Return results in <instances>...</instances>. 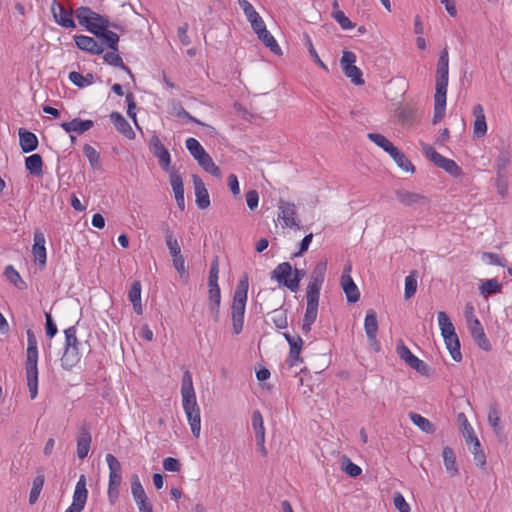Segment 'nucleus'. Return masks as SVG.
<instances>
[{"label": "nucleus", "mask_w": 512, "mask_h": 512, "mask_svg": "<svg viewBox=\"0 0 512 512\" xmlns=\"http://www.w3.org/2000/svg\"><path fill=\"white\" fill-rule=\"evenodd\" d=\"M319 298L318 295H310L306 294V312L304 314V322L314 323L317 319L318 315V306H319Z\"/></svg>", "instance_id": "obj_34"}, {"label": "nucleus", "mask_w": 512, "mask_h": 512, "mask_svg": "<svg viewBox=\"0 0 512 512\" xmlns=\"http://www.w3.org/2000/svg\"><path fill=\"white\" fill-rule=\"evenodd\" d=\"M51 11L55 21L64 28H75V22L72 18V11L67 10L62 4L53 1Z\"/></svg>", "instance_id": "obj_20"}, {"label": "nucleus", "mask_w": 512, "mask_h": 512, "mask_svg": "<svg viewBox=\"0 0 512 512\" xmlns=\"http://www.w3.org/2000/svg\"><path fill=\"white\" fill-rule=\"evenodd\" d=\"M131 493L135 503L144 502L148 497L137 474L131 477Z\"/></svg>", "instance_id": "obj_43"}, {"label": "nucleus", "mask_w": 512, "mask_h": 512, "mask_svg": "<svg viewBox=\"0 0 512 512\" xmlns=\"http://www.w3.org/2000/svg\"><path fill=\"white\" fill-rule=\"evenodd\" d=\"M258 39L267 47L269 50L274 53L275 55H282V50L280 46L278 45L276 39L274 36L267 30L261 29V32L256 34Z\"/></svg>", "instance_id": "obj_37"}, {"label": "nucleus", "mask_w": 512, "mask_h": 512, "mask_svg": "<svg viewBox=\"0 0 512 512\" xmlns=\"http://www.w3.org/2000/svg\"><path fill=\"white\" fill-rule=\"evenodd\" d=\"M88 498V490L86 488V476L84 474L80 475L75 490L73 493L72 504L69 506L74 510L81 512L86 504Z\"/></svg>", "instance_id": "obj_17"}, {"label": "nucleus", "mask_w": 512, "mask_h": 512, "mask_svg": "<svg viewBox=\"0 0 512 512\" xmlns=\"http://www.w3.org/2000/svg\"><path fill=\"white\" fill-rule=\"evenodd\" d=\"M4 275L18 289L26 288L25 282L22 280L21 276L12 265H8L5 267Z\"/></svg>", "instance_id": "obj_54"}, {"label": "nucleus", "mask_w": 512, "mask_h": 512, "mask_svg": "<svg viewBox=\"0 0 512 512\" xmlns=\"http://www.w3.org/2000/svg\"><path fill=\"white\" fill-rule=\"evenodd\" d=\"M68 79L78 88H85L94 83L95 76L93 73H87L86 75H82L77 71H72L69 73Z\"/></svg>", "instance_id": "obj_41"}, {"label": "nucleus", "mask_w": 512, "mask_h": 512, "mask_svg": "<svg viewBox=\"0 0 512 512\" xmlns=\"http://www.w3.org/2000/svg\"><path fill=\"white\" fill-rule=\"evenodd\" d=\"M446 348L448 349L452 359L456 362L462 360V354L460 351V341L456 334L443 336Z\"/></svg>", "instance_id": "obj_36"}, {"label": "nucleus", "mask_w": 512, "mask_h": 512, "mask_svg": "<svg viewBox=\"0 0 512 512\" xmlns=\"http://www.w3.org/2000/svg\"><path fill=\"white\" fill-rule=\"evenodd\" d=\"M83 153L87 157L89 164L93 169L100 167V154L95 148L89 144H85L83 146Z\"/></svg>", "instance_id": "obj_56"}, {"label": "nucleus", "mask_w": 512, "mask_h": 512, "mask_svg": "<svg viewBox=\"0 0 512 512\" xmlns=\"http://www.w3.org/2000/svg\"><path fill=\"white\" fill-rule=\"evenodd\" d=\"M420 146L425 156L433 162L434 165L443 169L454 177L462 175V169L457 165L454 160L448 159L438 153L431 145L420 142Z\"/></svg>", "instance_id": "obj_4"}, {"label": "nucleus", "mask_w": 512, "mask_h": 512, "mask_svg": "<svg viewBox=\"0 0 512 512\" xmlns=\"http://www.w3.org/2000/svg\"><path fill=\"white\" fill-rule=\"evenodd\" d=\"M395 195L398 201L406 207L427 206L429 204L428 198L420 193L398 189L395 191Z\"/></svg>", "instance_id": "obj_16"}, {"label": "nucleus", "mask_w": 512, "mask_h": 512, "mask_svg": "<svg viewBox=\"0 0 512 512\" xmlns=\"http://www.w3.org/2000/svg\"><path fill=\"white\" fill-rule=\"evenodd\" d=\"M409 418L412 421V423L416 425L419 429H421L423 432L433 433L435 431L433 424L422 415L415 412H411L409 414Z\"/></svg>", "instance_id": "obj_45"}, {"label": "nucleus", "mask_w": 512, "mask_h": 512, "mask_svg": "<svg viewBox=\"0 0 512 512\" xmlns=\"http://www.w3.org/2000/svg\"><path fill=\"white\" fill-rule=\"evenodd\" d=\"M364 329L367 335V339H373L374 335L378 332V320L377 314L373 309L367 311L364 320Z\"/></svg>", "instance_id": "obj_39"}, {"label": "nucleus", "mask_w": 512, "mask_h": 512, "mask_svg": "<svg viewBox=\"0 0 512 512\" xmlns=\"http://www.w3.org/2000/svg\"><path fill=\"white\" fill-rule=\"evenodd\" d=\"M343 470L350 477H357L362 473V469L353 463L348 457H343Z\"/></svg>", "instance_id": "obj_60"}, {"label": "nucleus", "mask_w": 512, "mask_h": 512, "mask_svg": "<svg viewBox=\"0 0 512 512\" xmlns=\"http://www.w3.org/2000/svg\"><path fill=\"white\" fill-rule=\"evenodd\" d=\"M106 462L109 468V484H108V497L112 498V493L115 492V497H118L119 486L122 481V466L118 459L113 454H106Z\"/></svg>", "instance_id": "obj_6"}, {"label": "nucleus", "mask_w": 512, "mask_h": 512, "mask_svg": "<svg viewBox=\"0 0 512 512\" xmlns=\"http://www.w3.org/2000/svg\"><path fill=\"white\" fill-rule=\"evenodd\" d=\"M449 79V56L445 48L441 51L436 70V90L447 91Z\"/></svg>", "instance_id": "obj_13"}, {"label": "nucleus", "mask_w": 512, "mask_h": 512, "mask_svg": "<svg viewBox=\"0 0 512 512\" xmlns=\"http://www.w3.org/2000/svg\"><path fill=\"white\" fill-rule=\"evenodd\" d=\"M34 260L37 264L44 266L46 264L45 237L42 232L34 233V244L32 247Z\"/></svg>", "instance_id": "obj_31"}, {"label": "nucleus", "mask_w": 512, "mask_h": 512, "mask_svg": "<svg viewBox=\"0 0 512 512\" xmlns=\"http://www.w3.org/2000/svg\"><path fill=\"white\" fill-rule=\"evenodd\" d=\"M488 422L495 431H497L498 429H501V427H500V410L496 403H493L489 406Z\"/></svg>", "instance_id": "obj_58"}, {"label": "nucleus", "mask_w": 512, "mask_h": 512, "mask_svg": "<svg viewBox=\"0 0 512 512\" xmlns=\"http://www.w3.org/2000/svg\"><path fill=\"white\" fill-rule=\"evenodd\" d=\"M272 321L278 329L286 328L288 325L286 311L281 309L273 310Z\"/></svg>", "instance_id": "obj_62"}, {"label": "nucleus", "mask_w": 512, "mask_h": 512, "mask_svg": "<svg viewBox=\"0 0 512 512\" xmlns=\"http://www.w3.org/2000/svg\"><path fill=\"white\" fill-rule=\"evenodd\" d=\"M169 178H170V185H171L172 190L175 195V200H176L177 206L179 207L180 210L183 211L185 209V199H184V186H183L182 177L178 171H176L175 169H172L170 171Z\"/></svg>", "instance_id": "obj_21"}, {"label": "nucleus", "mask_w": 512, "mask_h": 512, "mask_svg": "<svg viewBox=\"0 0 512 512\" xmlns=\"http://www.w3.org/2000/svg\"><path fill=\"white\" fill-rule=\"evenodd\" d=\"M150 150L158 159L161 168L170 172L171 170H169V166L171 162V155L157 135H153L150 139Z\"/></svg>", "instance_id": "obj_14"}, {"label": "nucleus", "mask_w": 512, "mask_h": 512, "mask_svg": "<svg viewBox=\"0 0 512 512\" xmlns=\"http://www.w3.org/2000/svg\"><path fill=\"white\" fill-rule=\"evenodd\" d=\"M278 210V220L283 221V227L300 229V221L297 218V208L294 203L280 199Z\"/></svg>", "instance_id": "obj_8"}, {"label": "nucleus", "mask_w": 512, "mask_h": 512, "mask_svg": "<svg viewBox=\"0 0 512 512\" xmlns=\"http://www.w3.org/2000/svg\"><path fill=\"white\" fill-rule=\"evenodd\" d=\"M100 31H94L96 38L100 40V43L106 45L112 51H118L119 35L108 28L105 29V24L98 27Z\"/></svg>", "instance_id": "obj_26"}, {"label": "nucleus", "mask_w": 512, "mask_h": 512, "mask_svg": "<svg viewBox=\"0 0 512 512\" xmlns=\"http://www.w3.org/2000/svg\"><path fill=\"white\" fill-rule=\"evenodd\" d=\"M27 350L25 361V373L30 398L38 395V347L37 339L31 329L27 330Z\"/></svg>", "instance_id": "obj_1"}, {"label": "nucleus", "mask_w": 512, "mask_h": 512, "mask_svg": "<svg viewBox=\"0 0 512 512\" xmlns=\"http://www.w3.org/2000/svg\"><path fill=\"white\" fill-rule=\"evenodd\" d=\"M181 395H182V400L187 399V402H189V399L196 398L194 387H193V382H192V376L189 371H186L183 374Z\"/></svg>", "instance_id": "obj_44"}, {"label": "nucleus", "mask_w": 512, "mask_h": 512, "mask_svg": "<svg viewBox=\"0 0 512 512\" xmlns=\"http://www.w3.org/2000/svg\"><path fill=\"white\" fill-rule=\"evenodd\" d=\"M391 157L395 161V163L398 165V167H400L404 171L412 172V173L415 171L414 165L406 157V155L402 151H400L398 148L391 155Z\"/></svg>", "instance_id": "obj_49"}, {"label": "nucleus", "mask_w": 512, "mask_h": 512, "mask_svg": "<svg viewBox=\"0 0 512 512\" xmlns=\"http://www.w3.org/2000/svg\"><path fill=\"white\" fill-rule=\"evenodd\" d=\"M351 271L352 265L350 263L346 264L343 268L340 285L346 295L347 301L349 303H356L360 299V292L350 275Z\"/></svg>", "instance_id": "obj_12"}, {"label": "nucleus", "mask_w": 512, "mask_h": 512, "mask_svg": "<svg viewBox=\"0 0 512 512\" xmlns=\"http://www.w3.org/2000/svg\"><path fill=\"white\" fill-rule=\"evenodd\" d=\"M332 17L344 30L351 29L355 26V24L352 23L351 20L341 10L333 11Z\"/></svg>", "instance_id": "obj_59"}, {"label": "nucleus", "mask_w": 512, "mask_h": 512, "mask_svg": "<svg viewBox=\"0 0 512 512\" xmlns=\"http://www.w3.org/2000/svg\"><path fill=\"white\" fill-rule=\"evenodd\" d=\"M397 354L412 369H415L422 375H427L429 370L427 364L416 357L402 340L397 344Z\"/></svg>", "instance_id": "obj_11"}, {"label": "nucleus", "mask_w": 512, "mask_h": 512, "mask_svg": "<svg viewBox=\"0 0 512 512\" xmlns=\"http://www.w3.org/2000/svg\"><path fill=\"white\" fill-rule=\"evenodd\" d=\"M44 475L39 474L33 479L32 488L29 494V503L31 505L35 504L39 498V495L44 486Z\"/></svg>", "instance_id": "obj_50"}, {"label": "nucleus", "mask_w": 512, "mask_h": 512, "mask_svg": "<svg viewBox=\"0 0 512 512\" xmlns=\"http://www.w3.org/2000/svg\"><path fill=\"white\" fill-rule=\"evenodd\" d=\"M438 324L442 337L446 335H453L455 333V327L453 323L451 322L449 316L443 311L438 312Z\"/></svg>", "instance_id": "obj_48"}, {"label": "nucleus", "mask_w": 512, "mask_h": 512, "mask_svg": "<svg viewBox=\"0 0 512 512\" xmlns=\"http://www.w3.org/2000/svg\"><path fill=\"white\" fill-rule=\"evenodd\" d=\"M472 112L475 117L473 123V134L476 138H482L487 132V123L483 106L481 104H476L473 107Z\"/></svg>", "instance_id": "obj_27"}, {"label": "nucleus", "mask_w": 512, "mask_h": 512, "mask_svg": "<svg viewBox=\"0 0 512 512\" xmlns=\"http://www.w3.org/2000/svg\"><path fill=\"white\" fill-rule=\"evenodd\" d=\"M118 51H110L104 54L103 59L104 62L110 66L120 68L129 74L131 78H134V75L131 69L126 66L122 60V58L117 54Z\"/></svg>", "instance_id": "obj_42"}, {"label": "nucleus", "mask_w": 512, "mask_h": 512, "mask_svg": "<svg viewBox=\"0 0 512 512\" xmlns=\"http://www.w3.org/2000/svg\"><path fill=\"white\" fill-rule=\"evenodd\" d=\"M447 91L436 90L434 95L433 123L436 124L445 116Z\"/></svg>", "instance_id": "obj_32"}, {"label": "nucleus", "mask_w": 512, "mask_h": 512, "mask_svg": "<svg viewBox=\"0 0 512 512\" xmlns=\"http://www.w3.org/2000/svg\"><path fill=\"white\" fill-rule=\"evenodd\" d=\"M185 146L195 160L207 153L200 142L192 137L186 139Z\"/></svg>", "instance_id": "obj_51"}, {"label": "nucleus", "mask_w": 512, "mask_h": 512, "mask_svg": "<svg viewBox=\"0 0 512 512\" xmlns=\"http://www.w3.org/2000/svg\"><path fill=\"white\" fill-rule=\"evenodd\" d=\"M209 312L215 323L220 320L221 291L218 284L208 285Z\"/></svg>", "instance_id": "obj_22"}, {"label": "nucleus", "mask_w": 512, "mask_h": 512, "mask_svg": "<svg viewBox=\"0 0 512 512\" xmlns=\"http://www.w3.org/2000/svg\"><path fill=\"white\" fill-rule=\"evenodd\" d=\"M252 427L255 432L256 444L259 452L263 457L267 456V450L265 448V428L263 423V417L259 410H255L252 413Z\"/></svg>", "instance_id": "obj_15"}, {"label": "nucleus", "mask_w": 512, "mask_h": 512, "mask_svg": "<svg viewBox=\"0 0 512 512\" xmlns=\"http://www.w3.org/2000/svg\"><path fill=\"white\" fill-rule=\"evenodd\" d=\"M468 328L476 344L484 351H490L491 344L488 338L486 337V334L480 321L478 319H470V317L468 316Z\"/></svg>", "instance_id": "obj_18"}, {"label": "nucleus", "mask_w": 512, "mask_h": 512, "mask_svg": "<svg viewBox=\"0 0 512 512\" xmlns=\"http://www.w3.org/2000/svg\"><path fill=\"white\" fill-rule=\"evenodd\" d=\"M19 145L23 153H30L37 149L38 138L37 136L24 128H20L18 131Z\"/></svg>", "instance_id": "obj_30"}, {"label": "nucleus", "mask_w": 512, "mask_h": 512, "mask_svg": "<svg viewBox=\"0 0 512 512\" xmlns=\"http://www.w3.org/2000/svg\"><path fill=\"white\" fill-rule=\"evenodd\" d=\"M292 266L289 262L278 264L271 272V278L275 279L280 285L290 290V282L292 279Z\"/></svg>", "instance_id": "obj_24"}, {"label": "nucleus", "mask_w": 512, "mask_h": 512, "mask_svg": "<svg viewBox=\"0 0 512 512\" xmlns=\"http://www.w3.org/2000/svg\"><path fill=\"white\" fill-rule=\"evenodd\" d=\"M304 43H305V46L307 47V50H308L310 56L312 57L313 61L317 65H319L324 71L329 72L327 65L320 59L317 51L315 50L310 36L306 33L304 34Z\"/></svg>", "instance_id": "obj_55"}, {"label": "nucleus", "mask_w": 512, "mask_h": 512, "mask_svg": "<svg viewBox=\"0 0 512 512\" xmlns=\"http://www.w3.org/2000/svg\"><path fill=\"white\" fill-rule=\"evenodd\" d=\"M76 333V326H70L64 330L65 344L64 352L61 357V366L65 370H70L75 367L81 359V353L79 352L80 342Z\"/></svg>", "instance_id": "obj_3"}, {"label": "nucleus", "mask_w": 512, "mask_h": 512, "mask_svg": "<svg viewBox=\"0 0 512 512\" xmlns=\"http://www.w3.org/2000/svg\"><path fill=\"white\" fill-rule=\"evenodd\" d=\"M249 289L248 276L245 274L238 282L231 306V319L233 333L238 335L243 330L244 314Z\"/></svg>", "instance_id": "obj_2"}, {"label": "nucleus", "mask_w": 512, "mask_h": 512, "mask_svg": "<svg viewBox=\"0 0 512 512\" xmlns=\"http://www.w3.org/2000/svg\"><path fill=\"white\" fill-rule=\"evenodd\" d=\"M128 299L133 305V310L137 315H141L143 313L142 303H141V282L136 280L132 283L130 290L128 292Z\"/></svg>", "instance_id": "obj_33"}, {"label": "nucleus", "mask_w": 512, "mask_h": 512, "mask_svg": "<svg viewBox=\"0 0 512 512\" xmlns=\"http://www.w3.org/2000/svg\"><path fill=\"white\" fill-rule=\"evenodd\" d=\"M356 55L351 51H344L342 58L340 60V64L343 70V73L347 78L351 80V82L355 85H363L364 80L362 78V71L355 65Z\"/></svg>", "instance_id": "obj_7"}, {"label": "nucleus", "mask_w": 512, "mask_h": 512, "mask_svg": "<svg viewBox=\"0 0 512 512\" xmlns=\"http://www.w3.org/2000/svg\"><path fill=\"white\" fill-rule=\"evenodd\" d=\"M198 165L207 173L211 174L216 178L221 177V171L219 167L214 163L212 157L206 153L196 160Z\"/></svg>", "instance_id": "obj_40"}, {"label": "nucleus", "mask_w": 512, "mask_h": 512, "mask_svg": "<svg viewBox=\"0 0 512 512\" xmlns=\"http://www.w3.org/2000/svg\"><path fill=\"white\" fill-rule=\"evenodd\" d=\"M483 260H486L491 265H497L501 267H505L507 260L504 257H501L497 253L493 252H485L483 254Z\"/></svg>", "instance_id": "obj_63"}, {"label": "nucleus", "mask_w": 512, "mask_h": 512, "mask_svg": "<svg viewBox=\"0 0 512 512\" xmlns=\"http://www.w3.org/2000/svg\"><path fill=\"white\" fill-rule=\"evenodd\" d=\"M306 276V271L304 269L300 268H294L292 269V279L290 282V291L291 292H297L299 289V284L302 281V279Z\"/></svg>", "instance_id": "obj_61"}, {"label": "nucleus", "mask_w": 512, "mask_h": 512, "mask_svg": "<svg viewBox=\"0 0 512 512\" xmlns=\"http://www.w3.org/2000/svg\"><path fill=\"white\" fill-rule=\"evenodd\" d=\"M110 120L119 133L123 134L130 140L135 138V132L121 113L117 111L112 112L110 114Z\"/></svg>", "instance_id": "obj_29"}, {"label": "nucleus", "mask_w": 512, "mask_h": 512, "mask_svg": "<svg viewBox=\"0 0 512 512\" xmlns=\"http://www.w3.org/2000/svg\"><path fill=\"white\" fill-rule=\"evenodd\" d=\"M443 461L447 472L450 476L454 477L459 474V470L456 465V457L453 449L449 446L443 448L442 452Z\"/></svg>", "instance_id": "obj_38"}, {"label": "nucleus", "mask_w": 512, "mask_h": 512, "mask_svg": "<svg viewBox=\"0 0 512 512\" xmlns=\"http://www.w3.org/2000/svg\"><path fill=\"white\" fill-rule=\"evenodd\" d=\"M326 270V260H322L315 265L310 274L309 283L306 288V294L320 296V290L325 280Z\"/></svg>", "instance_id": "obj_9"}, {"label": "nucleus", "mask_w": 512, "mask_h": 512, "mask_svg": "<svg viewBox=\"0 0 512 512\" xmlns=\"http://www.w3.org/2000/svg\"><path fill=\"white\" fill-rule=\"evenodd\" d=\"M183 409L185 411L187 420L191 427V432L193 436L196 438L199 437L201 431V417H200V409L197 404L196 398L189 399V402L186 400H182Z\"/></svg>", "instance_id": "obj_10"}, {"label": "nucleus", "mask_w": 512, "mask_h": 512, "mask_svg": "<svg viewBox=\"0 0 512 512\" xmlns=\"http://www.w3.org/2000/svg\"><path fill=\"white\" fill-rule=\"evenodd\" d=\"M76 441H77V456H78V458L79 459L86 458L89 453L91 442H92L91 433L86 426L80 427Z\"/></svg>", "instance_id": "obj_25"}, {"label": "nucleus", "mask_w": 512, "mask_h": 512, "mask_svg": "<svg viewBox=\"0 0 512 512\" xmlns=\"http://www.w3.org/2000/svg\"><path fill=\"white\" fill-rule=\"evenodd\" d=\"M74 42L80 50L91 55H100L104 52V46L93 37L75 35Z\"/></svg>", "instance_id": "obj_19"}, {"label": "nucleus", "mask_w": 512, "mask_h": 512, "mask_svg": "<svg viewBox=\"0 0 512 512\" xmlns=\"http://www.w3.org/2000/svg\"><path fill=\"white\" fill-rule=\"evenodd\" d=\"M93 126H94V122L92 120H82L80 118H74L69 122L60 123V127L66 133L75 132L78 135L85 133L86 131L93 128Z\"/></svg>", "instance_id": "obj_28"}, {"label": "nucleus", "mask_w": 512, "mask_h": 512, "mask_svg": "<svg viewBox=\"0 0 512 512\" xmlns=\"http://www.w3.org/2000/svg\"><path fill=\"white\" fill-rule=\"evenodd\" d=\"M500 291H501V285L495 278L486 280L480 286V292L484 296L499 293Z\"/></svg>", "instance_id": "obj_57"}, {"label": "nucleus", "mask_w": 512, "mask_h": 512, "mask_svg": "<svg viewBox=\"0 0 512 512\" xmlns=\"http://www.w3.org/2000/svg\"><path fill=\"white\" fill-rule=\"evenodd\" d=\"M75 16L80 25L84 26L87 31L94 35V31H100L98 27L105 24V29L109 27V20L94 12L89 7L81 6L75 11Z\"/></svg>", "instance_id": "obj_5"}, {"label": "nucleus", "mask_w": 512, "mask_h": 512, "mask_svg": "<svg viewBox=\"0 0 512 512\" xmlns=\"http://www.w3.org/2000/svg\"><path fill=\"white\" fill-rule=\"evenodd\" d=\"M457 419H458V423L460 425L462 435L465 438L466 442L468 440H472V438L476 437V435L474 433V429L468 422L467 417L464 413H459L457 416Z\"/></svg>", "instance_id": "obj_52"}, {"label": "nucleus", "mask_w": 512, "mask_h": 512, "mask_svg": "<svg viewBox=\"0 0 512 512\" xmlns=\"http://www.w3.org/2000/svg\"><path fill=\"white\" fill-rule=\"evenodd\" d=\"M416 290H417V271L413 270L405 278V291H404L405 299H410L416 293Z\"/></svg>", "instance_id": "obj_53"}, {"label": "nucleus", "mask_w": 512, "mask_h": 512, "mask_svg": "<svg viewBox=\"0 0 512 512\" xmlns=\"http://www.w3.org/2000/svg\"><path fill=\"white\" fill-rule=\"evenodd\" d=\"M303 340L302 338H296L295 342L291 343L290 345V351L289 355L287 357L286 363L292 367L294 366L298 361H300V352L302 349Z\"/></svg>", "instance_id": "obj_47"}, {"label": "nucleus", "mask_w": 512, "mask_h": 512, "mask_svg": "<svg viewBox=\"0 0 512 512\" xmlns=\"http://www.w3.org/2000/svg\"><path fill=\"white\" fill-rule=\"evenodd\" d=\"M237 3L243 10L248 21L259 15V13L254 9L252 4L248 0H237Z\"/></svg>", "instance_id": "obj_64"}, {"label": "nucleus", "mask_w": 512, "mask_h": 512, "mask_svg": "<svg viewBox=\"0 0 512 512\" xmlns=\"http://www.w3.org/2000/svg\"><path fill=\"white\" fill-rule=\"evenodd\" d=\"M25 168L33 176H43V160L40 154H32L25 158Z\"/></svg>", "instance_id": "obj_35"}, {"label": "nucleus", "mask_w": 512, "mask_h": 512, "mask_svg": "<svg viewBox=\"0 0 512 512\" xmlns=\"http://www.w3.org/2000/svg\"><path fill=\"white\" fill-rule=\"evenodd\" d=\"M172 111H173V114L177 118H184V119H187L188 121H190L192 123H195L197 125L206 126V127L210 128V129H214L213 127H211V126L201 122L199 119H197L194 116H192L189 112H187L184 109V107L180 103H173Z\"/></svg>", "instance_id": "obj_46"}, {"label": "nucleus", "mask_w": 512, "mask_h": 512, "mask_svg": "<svg viewBox=\"0 0 512 512\" xmlns=\"http://www.w3.org/2000/svg\"><path fill=\"white\" fill-rule=\"evenodd\" d=\"M192 180L198 208L202 210L208 208L210 206V198L203 180L198 175H193Z\"/></svg>", "instance_id": "obj_23"}]
</instances>
